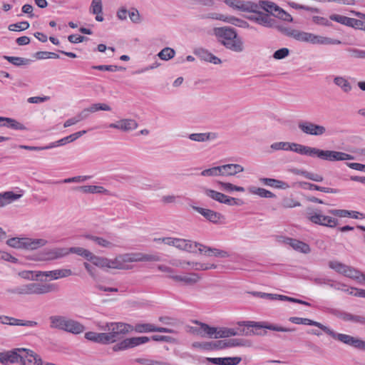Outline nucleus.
Returning <instances> with one entry per match:
<instances>
[{
    "mask_svg": "<svg viewBox=\"0 0 365 365\" xmlns=\"http://www.w3.org/2000/svg\"><path fill=\"white\" fill-rule=\"evenodd\" d=\"M24 191L18 189L16 191H6L0 193V205L13 203L24 195Z\"/></svg>",
    "mask_w": 365,
    "mask_h": 365,
    "instance_id": "obj_16",
    "label": "nucleus"
},
{
    "mask_svg": "<svg viewBox=\"0 0 365 365\" xmlns=\"http://www.w3.org/2000/svg\"><path fill=\"white\" fill-rule=\"evenodd\" d=\"M22 353H24V348H16L12 350L0 352V363L4 365L19 363V359L22 358Z\"/></svg>",
    "mask_w": 365,
    "mask_h": 365,
    "instance_id": "obj_11",
    "label": "nucleus"
},
{
    "mask_svg": "<svg viewBox=\"0 0 365 365\" xmlns=\"http://www.w3.org/2000/svg\"><path fill=\"white\" fill-rule=\"evenodd\" d=\"M22 358L19 359L21 365H42L43 362L38 355L34 354L32 351L24 349V353L21 354Z\"/></svg>",
    "mask_w": 365,
    "mask_h": 365,
    "instance_id": "obj_17",
    "label": "nucleus"
},
{
    "mask_svg": "<svg viewBox=\"0 0 365 365\" xmlns=\"http://www.w3.org/2000/svg\"><path fill=\"white\" fill-rule=\"evenodd\" d=\"M175 51L174 49L166 47L162 49L158 54V57L164 61H168L173 58L175 56Z\"/></svg>",
    "mask_w": 365,
    "mask_h": 365,
    "instance_id": "obj_58",
    "label": "nucleus"
},
{
    "mask_svg": "<svg viewBox=\"0 0 365 365\" xmlns=\"http://www.w3.org/2000/svg\"><path fill=\"white\" fill-rule=\"evenodd\" d=\"M135 361L142 365H171L165 361L153 360L148 358H138Z\"/></svg>",
    "mask_w": 365,
    "mask_h": 365,
    "instance_id": "obj_57",
    "label": "nucleus"
},
{
    "mask_svg": "<svg viewBox=\"0 0 365 365\" xmlns=\"http://www.w3.org/2000/svg\"><path fill=\"white\" fill-rule=\"evenodd\" d=\"M69 254L68 249L66 248H54L48 252L49 255L47 259H54L63 257Z\"/></svg>",
    "mask_w": 365,
    "mask_h": 365,
    "instance_id": "obj_49",
    "label": "nucleus"
},
{
    "mask_svg": "<svg viewBox=\"0 0 365 365\" xmlns=\"http://www.w3.org/2000/svg\"><path fill=\"white\" fill-rule=\"evenodd\" d=\"M138 333H147L152 331H158L162 333H171L172 330L165 327H156L152 324H136L133 329Z\"/></svg>",
    "mask_w": 365,
    "mask_h": 365,
    "instance_id": "obj_20",
    "label": "nucleus"
},
{
    "mask_svg": "<svg viewBox=\"0 0 365 365\" xmlns=\"http://www.w3.org/2000/svg\"><path fill=\"white\" fill-rule=\"evenodd\" d=\"M187 138L191 140L202 143L216 140L218 134L214 132L192 133L188 135Z\"/></svg>",
    "mask_w": 365,
    "mask_h": 365,
    "instance_id": "obj_29",
    "label": "nucleus"
},
{
    "mask_svg": "<svg viewBox=\"0 0 365 365\" xmlns=\"http://www.w3.org/2000/svg\"><path fill=\"white\" fill-rule=\"evenodd\" d=\"M329 266L331 269L335 270L338 273L344 274L347 265L342 264L338 261H331L329 263Z\"/></svg>",
    "mask_w": 365,
    "mask_h": 365,
    "instance_id": "obj_64",
    "label": "nucleus"
},
{
    "mask_svg": "<svg viewBox=\"0 0 365 365\" xmlns=\"http://www.w3.org/2000/svg\"><path fill=\"white\" fill-rule=\"evenodd\" d=\"M333 82L344 93H349L352 89L351 83L345 76H336L334 78Z\"/></svg>",
    "mask_w": 365,
    "mask_h": 365,
    "instance_id": "obj_35",
    "label": "nucleus"
},
{
    "mask_svg": "<svg viewBox=\"0 0 365 365\" xmlns=\"http://www.w3.org/2000/svg\"><path fill=\"white\" fill-rule=\"evenodd\" d=\"M200 214L204 216L207 220L212 222L220 221L223 217L218 212L203 207H193Z\"/></svg>",
    "mask_w": 365,
    "mask_h": 365,
    "instance_id": "obj_28",
    "label": "nucleus"
},
{
    "mask_svg": "<svg viewBox=\"0 0 365 365\" xmlns=\"http://www.w3.org/2000/svg\"><path fill=\"white\" fill-rule=\"evenodd\" d=\"M30 24L28 21H21L13 24H10L8 27L9 31H21L29 29Z\"/></svg>",
    "mask_w": 365,
    "mask_h": 365,
    "instance_id": "obj_62",
    "label": "nucleus"
},
{
    "mask_svg": "<svg viewBox=\"0 0 365 365\" xmlns=\"http://www.w3.org/2000/svg\"><path fill=\"white\" fill-rule=\"evenodd\" d=\"M68 251L69 253H73L76 254L79 256H81L86 259L87 260H89L92 252L85 248L80 247H73L69 249H68Z\"/></svg>",
    "mask_w": 365,
    "mask_h": 365,
    "instance_id": "obj_51",
    "label": "nucleus"
},
{
    "mask_svg": "<svg viewBox=\"0 0 365 365\" xmlns=\"http://www.w3.org/2000/svg\"><path fill=\"white\" fill-rule=\"evenodd\" d=\"M85 339L94 343L106 345L108 344L104 332L97 333L94 331H88L85 333Z\"/></svg>",
    "mask_w": 365,
    "mask_h": 365,
    "instance_id": "obj_33",
    "label": "nucleus"
},
{
    "mask_svg": "<svg viewBox=\"0 0 365 365\" xmlns=\"http://www.w3.org/2000/svg\"><path fill=\"white\" fill-rule=\"evenodd\" d=\"M212 33L217 41L222 44L227 40H230V37L236 34V31L230 27L223 26L214 28Z\"/></svg>",
    "mask_w": 365,
    "mask_h": 365,
    "instance_id": "obj_18",
    "label": "nucleus"
},
{
    "mask_svg": "<svg viewBox=\"0 0 365 365\" xmlns=\"http://www.w3.org/2000/svg\"><path fill=\"white\" fill-rule=\"evenodd\" d=\"M297 143L290 142H275L271 144L270 149L272 151L284 150L297 152Z\"/></svg>",
    "mask_w": 365,
    "mask_h": 365,
    "instance_id": "obj_31",
    "label": "nucleus"
},
{
    "mask_svg": "<svg viewBox=\"0 0 365 365\" xmlns=\"http://www.w3.org/2000/svg\"><path fill=\"white\" fill-rule=\"evenodd\" d=\"M0 120L7 122L9 123L7 127L14 130H23L26 129V128L22 123L13 118L5 117V118H0Z\"/></svg>",
    "mask_w": 365,
    "mask_h": 365,
    "instance_id": "obj_55",
    "label": "nucleus"
},
{
    "mask_svg": "<svg viewBox=\"0 0 365 365\" xmlns=\"http://www.w3.org/2000/svg\"><path fill=\"white\" fill-rule=\"evenodd\" d=\"M298 128L303 133L314 136L324 135L327 131L324 125L309 120L299 121L298 123Z\"/></svg>",
    "mask_w": 365,
    "mask_h": 365,
    "instance_id": "obj_7",
    "label": "nucleus"
},
{
    "mask_svg": "<svg viewBox=\"0 0 365 365\" xmlns=\"http://www.w3.org/2000/svg\"><path fill=\"white\" fill-rule=\"evenodd\" d=\"M247 344V343L246 341L240 339L218 341V347L220 349L227 347L245 346Z\"/></svg>",
    "mask_w": 365,
    "mask_h": 365,
    "instance_id": "obj_34",
    "label": "nucleus"
},
{
    "mask_svg": "<svg viewBox=\"0 0 365 365\" xmlns=\"http://www.w3.org/2000/svg\"><path fill=\"white\" fill-rule=\"evenodd\" d=\"M93 265L101 268H108V259L98 257L92 253L89 260Z\"/></svg>",
    "mask_w": 365,
    "mask_h": 365,
    "instance_id": "obj_48",
    "label": "nucleus"
},
{
    "mask_svg": "<svg viewBox=\"0 0 365 365\" xmlns=\"http://www.w3.org/2000/svg\"><path fill=\"white\" fill-rule=\"evenodd\" d=\"M259 180L262 185L274 188L286 190L289 187L287 182L274 178H261Z\"/></svg>",
    "mask_w": 365,
    "mask_h": 365,
    "instance_id": "obj_30",
    "label": "nucleus"
},
{
    "mask_svg": "<svg viewBox=\"0 0 365 365\" xmlns=\"http://www.w3.org/2000/svg\"><path fill=\"white\" fill-rule=\"evenodd\" d=\"M28 285L29 294H45L59 289L56 284L29 283Z\"/></svg>",
    "mask_w": 365,
    "mask_h": 365,
    "instance_id": "obj_10",
    "label": "nucleus"
},
{
    "mask_svg": "<svg viewBox=\"0 0 365 365\" xmlns=\"http://www.w3.org/2000/svg\"><path fill=\"white\" fill-rule=\"evenodd\" d=\"M85 237L86 239H88V240H91L95 242L98 245H99L101 247L110 249V248H113V247H115V243H113V240H114L112 237H110L111 240H108L104 239L103 237L93 236V235H85Z\"/></svg>",
    "mask_w": 365,
    "mask_h": 365,
    "instance_id": "obj_38",
    "label": "nucleus"
},
{
    "mask_svg": "<svg viewBox=\"0 0 365 365\" xmlns=\"http://www.w3.org/2000/svg\"><path fill=\"white\" fill-rule=\"evenodd\" d=\"M73 274L70 269H59L51 271H46V277H50L51 279H58L67 277Z\"/></svg>",
    "mask_w": 365,
    "mask_h": 365,
    "instance_id": "obj_36",
    "label": "nucleus"
},
{
    "mask_svg": "<svg viewBox=\"0 0 365 365\" xmlns=\"http://www.w3.org/2000/svg\"><path fill=\"white\" fill-rule=\"evenodd\" d=\"M131 348L139 346L140 344H145L150 341V338L148 336H136L128 338Z\"/></svg>",
    "mask_w": 365,
    "mask_h": 365,
    "instance_id": "obj_60",
    "label": "nucleus"
},
{
    "mask_svg": "<svg viewBox=\"0 0 365 365\" xmlns=\"http://www.w3.org/2000/svg\"><path fill=\"white\" fill-rule=\"evenodd\" d=\"M26 237H12L6 241V244L14 248L26 249Z\"/></svg>",
    "mask_w": 365,
    "mask_h": 365,
    "instance_id": "obj_47",
    "label": "nucleus"
},
{
    "mask_svg": "<svg viewBox=\"0 0 365 365\" xmlns=\"http://www.w3.org/2000/svg\"><path fill=\"white\" fill-rule=\"evenodd\" d=\"M222 45L226 48L236 53H241L245 50L244 41L237 33L231 36L230 40L225 41Z\"/></svg>",
    "mask_w": 365,
    "mask_h": 365,
    "instance_id": "obj_14",
    "label": "nucleus"
},
{
    "mask_svg": "<svg viewBox=\"0 0 365 365\" xmlns=\"http://www.w3.org/2000/svg\"><path fill=\"white\" fill-rule=\"evenodd\" d=\"M86 133V130H81V131L76 132V133H73L70 135H68L65 138H63L56 142H53V143H50L49 145H46V148L51 149V148H53L55 147L64 145L68 143L76 140V139H78V138H80L81 136L84 135Z\"/></svg>",
    "mask_w": 365,
    "mask_h": 365,
    "instance_id": "obj_26",
    "label": "nucleus"
},
{
    "mask_svg": "<svg viewBox=\"0 0 365 365\" xmlns=\"http://www.w3.org/2000/svg\"><path fill=\"white\" fill-rule=\"evenodd\" d=\"M255 14L247 16V18L263 26L272 27L274 25V20L269 17L268 14L259 12H253Z\"/></svg>",
    "mask_w": 365,
    "mask_h": 365,
    "instance_id": "obj_22",
    "label": "nucleus"
},
{
    "mask_svg": "<svg viewBox=\"0 0 365 365\" xmlns=\"http://www.w3.org/2000/svg\"><path fill=\"white\" fill-rule=\"evenodd\" d=\"M207 360L218 365H237L242 361L241 357L207 358Z\"/></svg>",
    "mask_w": 365,
    "mask_h": 365,
    "instance_id": "obj_32",
    "label": "nucleus"
},
{
    "mask_svg": "<svg viewBox=\"0 0 365 365\" xmlns=\"http://www.w3.org/2000/svg\"><path fill=\"white\" fill-rule=\"evenodd\" d=\"M199 327L193 328L190 326H186L184 329L186 331H189L193 334H205L210 337L215 338H226L232 336L239 334L240 329H232V328H220L217 329L215 327H210L205 324H197Z\"/></svg>",
    "mask_w": 365,
    "mask_h": 365,
    "instance_id": "obj_3",
    "label": "nucleus"
},
{
    "mask_svg": "<svg viewBox=\"0 0 365 365\" xmlns=\"http://www.w3.org/2000/svg\"><path fill=\"white\" fill-rule=\"evenodd\" d=\"M127 264L138 262H160L161 257L158 254H145L143 252H132L125 254Z\"/></svg>",
    "mask_w": 365,
    "mask_h": 365,
    "instance_id": "obj_8",
    "label": "nucleus"
},
{
    "mask_svg": "<svg viewBox=\"0 0 365 365\" xmlns=\"http://www.w3.org/2000/svg\"><path fill=\"white\" fill-rule=\"evenodd\" d=\"M297 153L323 159L324 150L297 143Z\"/></svg>",
    "mask_w": 365,
    "mask_h": 365,
    "instance_id": "obj_19",
    "label": "nucleus"
},
{
    "mask_svg": "<svg viewBox=\"0 0 365 365\" xmlns=\"http://www.w3.org/2000/svg\"><path fill=\"white\" fill-rule=\"evenodd\" d=\"M200 18L201 19H212V20H218V21H222L225 22L226 15L216 13V12H209L207 14H201L200 16Z\"/></svg>",
    "mask_w": 365,
    "mask_h": 365,
    "instance_id": "obj_59",
    "label": "nucleus"
},
{
    "mask_svg": "<svg viewBox=\"0 0 365 365\" xmlns=\"http://www.w3.org/2000/svg\"><path fill=\"white\" fill-rule=\"evenodd\" d=\"M125 254L118 255L113 259H108V268L128 270L133 268V266L127 264Z\"/></svg>",
    "mask_w": 365,
    "mask_h": 365,
    "instance_id": "obj_24",
    "label": "nucleus"
},
{
    "mask_svg": "<svg viewBox=\"0 0 365 365\" xmlns=\"http://www.w3.org/2000/svg\"><path fill=\"white\" fill-rule=\"evenodd\" d=\"M225 22L241 28H247L249 26L247 21L232 16H226Z\"/></svg>",
    "mask_w": 365,
    "mask_h": 365,
    "instance_id": "obj_53",
    "label": "nucleus"
},
{
    "mask_svg": "<svg viewBox=\"0 0 365 365\" xmlns=\"http://www.w3.org/2000/svg\"><path fill=\"white\" fill-rule=\"evenodd\" d=\"M330 336L345 344L352 346L359 349L365 350V341L354 338L348 334H336L334 331L330 333Z\"/></svg>",
    "mask_w": 365,
    "mask_h": 365,
    "instance_id": "obj_9",
    "label": "nucleus"
},
{
    "mask_svg": "<svg viewBox=\"0 0 365 365\" xmlns=\"http://www.w3.org/2000/svg\"><path fill=\"white\" fill-rule=\"evenodd\" d=\"M287 35L298 41L309 43L313 45L327 46L339 45L341 43V41L338 39L297 29L289 30L287 32Z\"/></svg>",
    "mask_w": 365,
    "mask_h": 365,
    "instance_id": "obj_2",
    "label": "nucleus"
},
{
    "mask_svg": "<svg viewBox=\"0 0 365 365\" xmlns=\"http://www.w3.org/2000/svg\"><path fill=\"white\" fill-rule=\"evenodd\" d=\"M192 345L194 347L199 348L205 351L220 349L218 347V341L215 342H195Z\"/></svg>",
    "mask_w": 365,
    "mask_h": 365,
    "instance_id": "obj_52",
    "label": "nucleus"
},
{
    "mask_svg": "<svg viewBox=\"0 0 365 365\" xmlns=\"http://www.w3.org/2000/svg\"><path fill=\"white\" fill-rule=\"evenodd\" d=\"M342 319L346 322H353L361 324H365V317L363 316L345 313L343 314Z\"/></svg>",
    "mask_w": 365,
    "mask_h": 365,
    "instance_id": "obj_56",
    "label": "nucleus"
},
{
    "mask_svg": "<svg viewBox=\"0 0 365 365\" xmlns=\"http://www.w3.org/2000/svg\"><path fill=\"white\" fill-rule=\"evenodd\" d=\"M105 333L108 344L114 343L122 339L126 334L132 330V327L123 322H110L101 328Z\"/></svg>",
    "mask_w": 365,
    "mask_h": 365,
    "instance_id": "obj_4",
    "label": "nucleus"
},
{
    "mask_svg": "<svg viewBox=\"0 0 365 365\" xmlns=\"http://www.w3.org/2000/svg\"><path fill=\"white\" fill-rule=\"evenodd\" d=\"M261 9L282 21L292 22V16L275 3L269 1H260Z\"/></svg>",
    "mask_w": 365,
    "mask_h": 365,
    "instance_id": "obj_5",
    "label": "nucleus"
},
{
    "mask_svg": "<svg viewBox=\"0 0 365 365\" xmlns=\"http://www.w3.org/2000/svg\"><path fill=\"white\" fill-rule=\"evenodd\" d=\"M307 217L312 222L323 226L334 227L337 225V220L319 212L309 213Z\"/></svg>",
    "mask_w": 365,
    "mask_h": 365,
    "instance_id": "obj_12",
    "label": "nucleus"
},
{
    "mask_svg": "<svg viewBox=\"0 0 365 365\" xmlns=\"http://www.w3.org/2000/svg\"><path fill=\"white\" fill-rule=\"evenodd\" d=\"M224 3L234 10L242 12H257L261 9L260 1L255 3L244 0H223Z\"/></svg>",
    "mask_w": 365,
    "mask_h": 365,
    "instance_id": "obj_6",
    "label": "nucleus"
},
{
    "mask_svg": "<svg viewBox=\"0 0 365 365\" xmlns=\"http://www.w3.org/2000/svg\"><path fill=\"white\" fill-rule=\"evenodd\" d=\"M90 11L93 14L103 13L102 0H92Z\"/></svg>",
    "mask_w": 365,
    "mask_h": 365,
    "instance_id": "obj_63",
    "label": "nucleus"
},
{
    "mask_svg": "<svg viewBox=\"0 0 365 365\" xmlns=\"http://www.w3.org/2000/svg\"><path fill=\"white\" fill-rule=\"evenodd\" d=\"M154 241L156 242H162L165 245L170 246H174L177 248L182 249V240L180 238L173 237H163V238H155Z\"/></svg>",
    "mask_w": 365,
    "mask_h": 365,
    "instance_id": "obj_44",
    "label": "nucleus"
},
{
    "mask_svg": "<svg viewBox=\"0 0 365 365\" xmlns=\"http://www.w3.org/2000/svg\"><path fill=\"white\" fill-rule=\"evenodd\" d=\"M198 56L200 59L204 60L205 61L212 63L213 64H220L221 60L217 56H214L212 53H210L208 51L205 49H199L197 52Z\"/></svg>",
    "mask_w": 365,
    "mask_h": 365,
    "instance_id": "obj_40",
    "label": "nucleus"
},
{
    "mask_svg": "<svg viewBox=\"0 0 365 365\" xmlns=\"http://www.w3.org/2000/svg\"><path fill=\"white\" fill-rule=\"evenodd\" d=\"M202 254L208 257H229L228 252L225 250L207 247L196 242L184 240V264H186L187 269L193 268L194 270H207L216 268L215 264L194 262L189 259L191 257H197Z\"/></svg>",
    "mask_w": 365,
    "mask_h": 365,
    "instance_id": "obj_1",
    "label": "nucleus"
},
{
    "mask_svg": "<svg viewBox=\"0 0 365 365\" xmlns=\"http://www.w3.org/2000/svg\"><path fill=\"white\" fill-rule=\"evenodd\" d=\"M322 160L328 161H344L354 160V157L344 152L324 150Z\"/></svg>",
    "mask_w": 365,
    "mask_h": 365,
    "instance_id": "obj_15",
    "label": "nucleus"
},
{
    "mask_svg": "<svg viewBox=\"0 0 365 365\" xmlns=\"http://www.w3.org/2000/svg\"><path fill=\"white\" fill-rule=\"evenodd\" d=\"M221 166H215L203 170L200 175L206 178H216L222 176Z\"/></svg>",
    "mask_w": 365,
    "mask_h": 365,
    "instance_id": "obj_45",
    "label": "nucleus"
},
{
    "mask_svg": "<svg viewBox=\"0 0 365 365\" xmlns=\"http://www.w3.org/2000/svg\"><path fill=\"white\" fill-rule=\"evenodd\" d=\"M85 329L79 322L68 318L62 331L76 335L83 333Z\"/></svg>",
    "mask_w": 365,
    "mask_h": 365,
    "instance_id": "obj_23",
    "label": "nucleus"
},
{
    "mask_svg": "<svg viewBox=\"0 0 365 365\" xmlns=\"http://www.w3.org/2000/svg\"><path fill=\"white\" fill-rule=\"evenodd\" d=\"M194 269L193 268L187 269L186 264H184V286L185 285H192L197 283L200 277L197 273L187 272V270Z\"/></svg>",
    "mask_w": 365,
    "mask_h": 365,
    "instance_id": "obj_41",
    "label": "nucleus"
},
{
    "mask_svg": "<svg viewBox=\"0 0 365 365\" xmlns=\"http://www.w3.org/2000/svg\"><path fill=\"white\" fill-rule=\"evenodd\" d=\"M73 190L81 193H103L108 195H112L110 192L102 186L98 185H81L76 186L72 188Z\"/></svg>",
    "mask_w": 365,
    "mask_h": 365,
    "instance_id": "obj_21",
    "label": "nucleus"
},
{
    "mask_svg": "<svg viewBox=\"0 0 365 365\" xmlns=\"http://www.w3.org/2000/svg\"><path fill=\"white\" fill-rule=\"evenodd\" d=\"M68 317L61 315H53L49 317L50 328L63 330Z\"/></svg>",
    "mask_w": 365,
    "mask_h": 365,
    "instance_id": "obj_39",
    "label": "nucleus"
},
{
    "mask_svg": "<svg viewBox=\"0 0 365 365\" xmlns=\"http://www.w3.org/2000/svg\"><path fill=\"white\" fill-rule=\"evenodd\" d=\"M138 124L133 119H122L121 120V130L130 131L137 128Z\"/></svg>",
    "mask_w": 365,
    "mask_h": 365,
    "instance_id": "obj_54",
    "label": "nucleus"
},
{
    "mask_svg": "<svg viewBox=\"0 0 365 365\" xmlns=\"http://www.w3.org/2000/svg\"><path fill=\"white\" fill-rule=\"evenodd\" d=\"M205 193L207 197L220 203H230V200H235L234 198H229L227 195L213 190L207 189Z\"/></svg>",
    "mask_w": 365,
    "mask_h": 365,
    "instance_id": "obj_37",
    "label": "nucleus"
},
{
    "mask_svg": "<svg viewBox=\"0 0 365 365\" xmlns=\"http://www.w3.org/2000/svg\"><path fill=\"white\" fill-rule=\"evenodd\" d=\"M285 242L297 252L308 254L311 251L309 245L300 240L293 238H287Z\"/></svg>",
    "mask_w": 365,
    "mask_h": 365,
    "instance_id": "obj_27",
    "label": "nucleus"
},
{
    "mask_svg": "<svg viewBox=\"0 0 365 365\" xmlns=\"http://www.w3.org/2000/svg\"><path fill=\"white\" fill-rule=\"evenodd\" d=\"M248 191L250 193L256 195L260 197L272 198L275 197V195L272 192L261 187L251 186L248 188Z\"/></svg>",
    "mask_w": 365,
    "mask_h": 365,
    "instance_id": "obj_42",
    "label": "nucleus"
},
{
    "mask_svg": "<svg viewBox=\"0 0 365 365\" xmlns=\"http://www.w3.org/2000/svg\"><path fill=\"white\" fill-rule=\"evenodd\" d=\"M26 250H36L43 247L47 244V240L44 239H31L26 237Z\"/></svg>",
    "mask_w": 365,
    "mask_h": 365,
    "instance_id": "obj_43",
    "label": "nucleus"
},
{
    "mask_svg": "<svg viewBox=\"0 0 365 365\" xmlns=\"http://www.w3.org/2000/svg\"><path fill=\"white\" fill-rule=\"evenodd\" d=\"M99 110L110 111L111 110V108L106 103H93L90 107L82 110L76 115V117L80 122L87 119L91 113H95Z\"/></svg>",
    "mask_w": 365,
    "mask_h": 365,
    "instance_id": "obj_13",
    "label": "nucleus"
},
{
    "mask_svg": "<svg viewBox=\"0 0 365 365\" xmlns=\"http://www.w3.org/2000/svg\"><path fill=\"white\" fill-rule=\"evenodd\" d=\"M220 166L222 177L235 176L245 170L244 167L240 164L231 163L222 165Z\"/></svg>",
    "mask_w": 365,
    "mask_h": 365,
    "instance_id": "obj_25",
    "label": "nucleus"
},
{
    "mask_svg": "<svg viewBox=\"0 0 365 365\" xmlns=\"http://www.w3.org/2000/svg\"><path fill=\"white\" fill-rule=\"evenodd\" d=\"M220 187L227 192L238 191L244 192L245 188L243 187L237 186L230 182H220Z\"/></svg>",
    "mask_w": 365,
    "mask_h": 365,
    "instance_id": "obj_61",
    "label": "nucleus"
},
{
    "mask_svg": "<svg viewBox=\"0 0 365 365\" xmlns=\"http://www.w3.org/2000/svg\"><path fill=\"white\" fill-rule=\"evenodd\" d=\"M3 58L16 66H26L31 61V59L22 57L4 56Z\"/></svg>",
    "mask_w": 365,
    "mask_h": 365,
    "instance_id": "obj_46",
    "label": "nucleus"
},
{
    "mask_svg": "<svg viewBox=\"0 0 365 365\" xmlns=\"http://www.w3.org/2000/svg\"><path fill=\"white\" fill-rule=\"evenodd\" d=\"M344 275L361 282V272L352 267L347 265Z\"/></svg>",
    "mask_w": 365,
    "mask_h": 365,
    "instance_id": "obj_50",
    "label": "nucleus"
}]
</instances>
